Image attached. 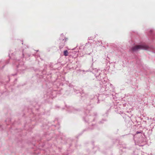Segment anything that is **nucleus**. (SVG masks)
Listing matches in <instances>:
<instances>
[{
	"label": "nucleus",
	"mask_w": 155,
	"mask_h": 155,
	"mask_svg": "<svg viewBox=\"0 0 155 155\" xmlns=\"http://www.w3.org/2000/svg\"><path fill=\"white\" fill-rule=\"evenodd\" d=\"M150 48L147 45H136L133 46L130 49V51H134L139 50H148Z\"/></svg>",
	"instance_id": "obj_1"
},
{
	"label": "nucleus",
	"mask_w": 155,
	"mask_h": 155,
	"mask_svg": "<svg viewBox=\"0 0 155 155\" xmlns=\"http://www.w3.org/2000/svg\"><path fill=\"white\" fill-rule=\"evenodd\" d=\"M64 55L65 56H67L68 55V52L67 50H65L64 51Z\"/></svg>",
	"instance_id": "obj_2"
},
{
	"label": "nucleus",
	"mask_w": 155,
	"mask_h": 155,
	"mask_svg": "<svg viewBox=\"0 0 155 155\" xmlns=\"http://www.w3.org/2000/svg\"><path fill=\"white\" fill-rule=\"evenodd\" d=\"M139 133V132H137V134Z\"/></svg>",
	"instance_id": "obj_3"
}]
</instances>
